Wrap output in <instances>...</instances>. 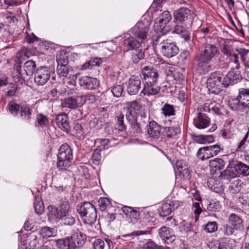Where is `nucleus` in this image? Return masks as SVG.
Here are the masks:
<instances>
[{"label": "nucleus", "instance_id": "1", "mask_svg": "<svg viewBox=\"0 0 249 249\" xmlns=\"http://www.w3.org/2000/svg\"><path fill=\"white\" fill-rule=\"evenodd\" d=\"M49 216L60 219L65 225L71 226L75 223V218L70 214V205L68 200H61L59 208L48 207Z\"/></svg>", "mask_w": 249, "mask_h": 249}, {"label": "nucleus", "instance_id": "2", "mask_svg": "<svg viewBox=\"0 0 249 249\" xmlns=\"http://www.w3.org/2000/svg\"><path fill=\"white\" fill-rule=\"evenodd\" d=\"M240 175H249V166L237 160H230L227 168L221 174L224 179H231L239 177Z\"/></svg>", "mask_w": 249, "mask_h": 249}, {"label": "nucleus", "instance_id": "3", "mask_svg": "<svg viewBox=\"0 0 249 249\" xmlns=\"http://www.w3.org/2000/svg\"><path fill=\"white\" fill-rule=\"evenodd\" d=\"M218 53V51L216 46L212 44H207L205 46L204 50L196 58L198 62V67L201 68L200 72L205 73L210 71L211 66L208 64Z\"/></svg>", "mask_w": 249, "mask_h": 249}, {"label": "nucleus", "instance_id": "4", "mask_svg": "<svg viewBox=\"0 0 249 249\" xmlns=\"http://www.w3.org/2000/svg\"><path fill=\"white\" fill-rule=\"evenodd\" d=\"M238 95L231 103L232 110L245 113L247 117H249V89L240 88L238 90Z\"/></svg>", "mask_w": 249, "mask_h": 249}, {"label": "nucleus", "instance_id": "5", "mask_svg": "<svg viewBox=\"0 0 249 249\" xmlns=\"http://www.w3.org/2000/svg\"><path fill=\"white\" fill-rule=\"evenodd\" d=\"M76 210L85 223L92 225L97 219L96 209L89 202H85L77 206Z\"/></svg>", "mask_w": 249, "mask_h": 249}, {"label": "nucleus", "instance_id": "6", "mask_svg": "<svg viewBox=\"0 0 249 249\" xmlns=\"http://www.w3.org/2000/svg\"><path fill=\"white\" fill-rule=\"evenodd\" d=\"M72 158V152L70 146L67 144H62L57 155V167L61 170H66L70 165Z\"/></svg>", "mask_w": 249, "mask_h": 249}, {"label": "nucleus", "instance_id": "7", "mask_svg": "<svg viewBox=\"0 0 249 249\" xmlns=\"http://www.w3.org/2000/svg\"><path fill=\"white\" fill-rule=\"evenodd\" d=\"M161 40V38L158 36L157 38L155 40V43L156 45L160 46L164 56L168 58H171L178 53L179 49L175 43L170 42L168 39L160 41Z\"/></svg>", "mask_w": 249, "mask_h": 249}, {"label": "nucleus", "instance_id": "8", "mask_svg": "<svg viewBox=\"0 0 249 249\" xmlns=\"http://www.w3.org/2000/svg\"><path fill=\"white\" fill-rule=\"evenodd\" d=\"M221 79V74L212 73L207 81V88L210 93L218 94L223 87Z\"/></svg>", "mask_w": 249, "mask_h": 249}, {"label": "nucleus", "instance_id": "9", "mask_svg": "<svg viewBox=\"0 0 249 249\" xmlns=\"http://www.w3.org/2000/svg\"><path fill=\"white\" fill-rule=\"evenodd\" d=\"M141 78L144 83H158L159 78L158 71L152 67L145 66L142 69Z\"/></svg>", "mask_w": 249, "mask_h": 249}, {"label": "nucleus", "instance_id": "10", "mask_svg": "<svg viewBox=\"0 0 249 249\" xmlns=\"http://www.w3.org/2000/svg\"><path fill=\"white\" fill-rule=\"evenodd\" d=\"M149 29L150 25L147 22L139 21L132 28V32L135 37L142 42L147 39Z\"/></svg>", "mask_w": 249, "mask_h": 249}, {"label": "nucleus", "instance_id": "11", "mask_svg": "<svg viewBox=\"0 0 249 249\" xmlns=\"http://www.w3.org/2000/svg\"><path fill=\"white\" fill-rule=\"evenodd\" d=\"M86 100V96L84 95L71 96L65 98L62 104L65 107L71 109H76L82 107Z\"/></svg>", "mask_w": 249, "mask_h": 249}, {"label": "nucleus", "instance_id": "12", "mask_svg": "<svg viewBox=\"0 0 249 249\" xmlns=\"http://www.w3.org/2000/svg\"><path fill=\"white\" fill-rule=\"evenodd\" d=\"M174 16L176 22L181 23L192 22L193 14L187 8H180L174 12Z\"/></svg>", "mask_w": 249, "mask_h": 249}, {"label": "nucleus", "instance_id": "13", "mask_svg": "<svg viewBox=\"0 0 249 249\" xmlns=\"http://www.w3.org/2000/svg\"><path fill=\"white\" fill-rule=\"evenodd\" d=\"M242 78L241 73L235 72L233 70L230 71L226 75L223 76L221 74V79L223 86L228 88L230 85H232L241 81Z\"/></svg>", "mask_w": 249, "mask_h": 249}, {"label": "nucleus", "instance_id": "14", "mask_svg": "<svg viewBox=\"0 0 249 249\" xmlns=\"http://www.w3.org/2000/svg\"><path fill=\"white\" fill-rule=\"evenodd\" d=\"M50 71L47 67H40L36 70L35 75V82L38 85H43L49 80Z\"/></svg>", "mask_w": 249, "mask_h": 249}, {"label": "nucleus", "instance_id": "15", "mask_svg": "<svg viewBox=\"0 0 249 249\" xmlns=\"http://www.w3.org/2000/svg\"><path fill=\"white\" fill-rule=\"evenodd\" d=\"M126 119L130 125L129 132L131 135L138 136L142 132L143 125L138 122L137 117L134 116V113L130 112L126 115Z\"/></svg>", "mask_w": 249, "mask_h": 249}, {"label": "nucleus", "instance_id": "16", "mask_svg": "<svg viewBox=\"0 0 249 249\" xmlns=\"http://www.w3.org/2000/svg\"><path fill=\"white\" fill-rule=\"evenodd\" d=\"M78 83L84 89H94L99 86V81L97 79L88 76H82L79 78Z\"/></svg>", "mask_w": 249, "mask_h": 249}, {"label": "nucleus", "instance_id": "17", "mask_svg": "<svg viewBox=\"0 0 249 249\" xmlns=\"http://www.w3.org/2000/svg\"><path fill=\"white\" fill-rule=\"evenodd\" d=\"M141 81L137 76H132L129 79L127 90L129 94L135 95L137 94L141 88Z\"/></svg>", "mask_w": 249, "mask_h": 249}, {"label": "nucleus", "instance_id": "18", "mask_svg": "<svg viewBox=\"0 0 249 249\" xmlns=\"http://www.w3.org/2000/svg\"><path fill=\"white\" fill-rule=\"evenodd\" d=\"M159 234L160 238L168 244L172 243L176 239L173 230L169 227H161L159 230Z\"/></svg>", "mask_w": 249, "mask_h": 249}, {"label": "nucleus", "instance_id": "19", "mask_svg": "<svg viewBox=\"0 0 249 249\" xmlns=\"http://www.w3.org/2000/svg\"><path fill=\"white\" fill-rule=\"evenodd\" d=\"M86 235L82 232L73 234L70 238L71 243H72L73 249L82 247L86 242Z\"/></svg>", "mask_w": 249, "mask_h": 249}, {"label": "nucleus", "instance_id": "20", "mask_svg": "<svg viewBox=\"0 0 249 249\" xmlns=\"http://www.w3.org/2000/svg\"><path fill=\"white\" fill-rule=\"evenodd\" d=\"M55 121L59 128L67 133L70 132L71 128L67 115L65 114L58 115L55 118Z\"/></svg>", "mask_w": 249, "mask_h": 249}, {"label": "nucleus", "instance_id": "21", "mask_svg": "<svg viewBox=\"0 0 249 249\" xmlns=\"http://www.w3.org/2000/svg\"><path fill=\"white\" fill-rule=\"evenodd\" d=\"M210 171L212 174H215L218 172L220 174L222 173L220 171L222 170L225 166L224 161L220 158H216L209 161ZM221 177V176L220 175Z\"/></svg>", "mask_w": 249, "mask_h": 249}, {"label": "nucleus", "instance_id": "22", "mask_svg": "<svg viewBox=\"0 0 249 249\" xmlns=\"http://www.w3.org/2000/svg\"><path fill=\"white\" fill-rule=\"evenodd\" d=\"M162 128L155 121H151L147 127V133L149 136L154 139H158L160 135Z\"/></svg>", "mask_w": 249, "mask_h": 249}, {"label": "nucleus", "instance_id": "23", "mask_svg": "<svg viewBox=\"0 0 249 249\" xmlns=\"http://www.w3.org/2000/svg\"><path fill=\"white\" fill-rule=\"evenodd\" d=\"M158 83L147 84L144 83L143 89L142 92L144 95L148 96L155 95L157 94L160 90V87L157 85Z\"/></svg>", "mask_w": 249, "mask_h": 249}, {"label": "nucleus", "instance_id": "24", "mask_svg": "<svg viewBox=\"0 0 249 249\" xmlns=\"http://www.w3.org/2000/svg\"><path fill=\"white\" fill-rule=\"evenodd\" d=\"M167 23H165L164 21H162V19L158 18L155 22L154 28L155 30L158 33H160L162 35L166 34L168 32L170 28L167 25Z\"/></svg>", "mask_w": 249, "mask_h": 249}, {"label": "nucleus", "instance_id": "25", "mask_svg": "<svg viewBox=\"0 0 249 249\" xmlns=\"http://www.w3.org/2000/svg\"><path fill=\"white\" fill-rule=\"evenodd\" d=\"M213 156L212 147L210 146L200 148L197 153V156L202 160L209 159Z\"/></svg>", "mask_w": 249, "mask_h": 249}, {"label": "nucleus", "instance_id": "26", "mask_svg": "<svg viewBox=\"0 0 249 249\" xmlns=\"http://www.w3.org/2000/svg\"><path fill=\"white\" fill-rule=\"evenodd\" d=\"M19 114L20 117L23 120L28 121L30 120L32 115V110L28 104H21Z\"/></svg>", "mask_w": 249, "mask_h": 249}, {"label": "nucleus", "instance_id": "27", "mask_svg": "<svg viewBox=\"0 0 249 249\" xmlns=\"http://www.w3.org/2000/svg\"><path fill=\"white\" fill-rule=\"evenodd\" d=\"M142 42L139 39L131 36L124 41V44L128 50H130L138 48Z\"/></svg>", "mask_w": 249, "mask_h": 249}, {"label": "nucleus", "instance_id": "28", "mask_svg": "<svg viewBox=\"0 0 249 249\" xmlns=\"http://www.w3.org/2000/svg\"><path fill=\"white\" fill-rule=\"evenodd\" d=\"M195 126L199 129L206 128L209 123L206 117L203 116L201 113H198L197 117L194 120Z\"/></svg>", "mask_w": 249, "mask_h": 249}, {"label": "nucleus", "instance_id": "29", "mask_svg": "<svg viewBox=\"0 0 249 249\" xmlns=\"http://www.w3.org/2000/svg\"><path fill=\"white\" fill-rule=\"evenodd\" d=\"M173 33L179 35L185 41L189 40L190 39L188 31L182 25H176Z\"/></svg>", "mask_w": 249, "mask_h": 249}, {"label": "nucleus", "instance_id": "30", "mask_svg": "<svg viewBox=\"0 0 249 249\" xmlns=\"http://www.w3.org/2000/svg\"><path fill=\"white\" fill-rule=\"evenodd\" d=\"M229 221L236 229H240L243 226L242 219L234 213H231L229 216Z\"/></svg>", "mask_w": 249, "mask_h": 249}, {"label": "nucleus", "instance_id": "31", "mask_svg": "<svg viewBox=\"0 0 249 249\" xmlns=\"http://www.w3.org/2000/svg\"><path fill=\"white\" fill-rule=\"evenodd\" d=\"M128 108L127 110V112L126 114V116L129 114L130 112L134 113V116L135 117H137V112L136 111L139 110L141 108V106L136 101H134L133 102H128L127 103Z\"/></svg>", "mask_w": 249, "mask_h": 249}, {"label": "nucleus", "instance_id": "32", "mask_svg": "<svg viewBox=\"0 0 249 249\" xmlns=\"http://www.w3.org/2000/svg\"><path fill=\"white\" fill-rule=\"evenodd\" d=\"M210 247L211 249H232L231 245L229 242L224 241L211 243Z\"/></svg>", "mask_w": 249, "mask_h": 249}, {"label": "nucleus", "instance_id": "33", "mask_svg": "<svg viewBox=\"0 0 249 249\" xmlns=\"http://www.w3.org/2000/svg\"><path fill=\"white\" fill-rule=\"evenodd\" d=\"M36 68L35 62L33 60H29L24 64V71L27 75L31 76L35 72Z\"/></svg>", "mask_w": 249, "mask_h": 249}, {"label": "nucleus", "instance_id": "34", "mask_svg": "<svg viewBox=\"0 0 249 249\" xmlns=\"http://www.w3.org/2000/svg\"><path fill=\"white\" fill-rule=\"evenodd\" d=\"M26 242V245H28L27 248L28 249H34L38 243L37 236L34 234H31L28 236Z\"/></svg>", "mask_w": 249, "mask_h": 249}, {"label": "nucleus", "instance_id": "35", "mask_svg": "<svg viewBox=\"0 0 249 249\" xmlns=\"http://www.w3.org/2000/svg\"><path fill=\"white\" fill-rule=\"evenodd\" d=\"M57 246L61 249H64L67 247V249H73L72 246L73 244L71 243L70 237H67L63 239H59L57 242Z\"/></svg>", "mask_w": 249, "mask_h": 249}, {"label": "nucleus", "instance_id": "36", "mask_svg": "<svg viewBox=\"0 0 249 249\" xmlns=\"http://www.w3.org/2000/svg\"><path fill=\"white\" fill-rule=\"evenodd\" d=\"M56 71L58 75L62 77H66L69 72L67 66H65V64L63 65L60 61H58V65H57Z\"/></svg>", "mask_w": 249, "mask_h": 249}, {"label": "nucleus", "instance_id": "37", "mask_svg": "<svg viewBox=\"0 0 249 249\" xmlns=\"http://www.w3.org/2000/svg\"><path fill=\"white\" fill-rule=\"evenodd\" d=\"M162 113L165 116H170L175 114V110L173 105L165 104L161 108Z\"/></svg>", "mask_w": 249, "mask_h": 249}, {"label": "nucleus", "instance_id": "38", "mask_svg": "<svg viewBox=\"0 0 249 249\" xmlns=\"http://www.w3.org/2000/svg\"><path fill=\"white\" fill-rule=\"evenodd\" d=\"M144 58V53L142 49L136 50L132 55V60L133 63L137 64L140 60Z\"/></svg>", "mask_w": 249, "mask_h": 249}, {"label": "nucleus", "instance_id": "39", "mask_svg": "<svg viewBox=\"0 0 249 249\" xmlns=\"http://www.w3.org/2000/svg\"><path fill=\"white\" fill-rule=\"evenodd\" d=\"M146 232L145 231H136L130 233L122 235L120 236V238L125 241H131L134 239L135 236L145 234Z\"/></svg>", "mask_w": 249, "mask_h": 249}, {"label": "nucleus", "instance_id": "40", "mask_svg": "<svg viewBox=\"0 0 249 249\" xmlns=\"http://www.w3.org/2000/svg\"><path fill=\"white\" fill-rule=\"evenodd\" d=\"M163 129V135L169 138H172L173 136H176L177 131L178 130L177 127H162Z\"/></svg>", "mask_w": 249, "mask_h": 249}, {"label": "nucleus", "instance_id": "41", "mask_svg": "<svg viewBox=\"0 0 249 249\" xmlns=\"http://www.w3.org/2000/svg\"><path fill=\"white\" fill-rule=\"evenodd\" d=\"M102 60L98 57L90 59L88 62L83 65L84 69H90L91 67L99 66L102 63Z\"/></svg>", "mask_w": 249, "mask_h": 249}, {"label": "nucleus", "instance_id": "42", "mask_svg": "<svg viewBox=\"0 0 249 249\" xmlns=\"http://www.w3.org/2000/svg\"><path fill=\"white\" fill-rule=\"evenodd\" d=\"M49 123L47 117L42 114L37 115L35 125L36 126H44L48 124Z\"/></svg>", "mask_w": 249, "mask_h": 249}, {"label": "nucleus", "instance_id": "43", "mask_svg": "<svg viewBox=\"0 0 249 249\" xmlns=\"http://www.w3.org/2000/svg\"><path fill=\"white\" fill-rule=\"evenodd\" d=\"M172 212V208L170 204L165 203L162 204L161 210L159 212L160 215L165 217L169 215Z\"/></svg>", "mask_w": 249, "mask_h": 249}, {"label": "nucleus", "instance_id": "44", "mask_svg": "<svg viewBox=\"0 0 249 249\" xmlns=\"http://www.w3.org/2000/svg\"><path fill=\"white\" fill-rule=\"evenodd\" d=\"M100 210L104 211L111 204L110 200L107 197H101L98 200Z\"/></svg>", "mask_w": 249, "mask_h": 249}, {"label": "nucleus", "instance_id": "45", "mask_svg": "<svg viewBox=\"0 0 249 249\" xmlns=\"http://www.w3.org/2000/svg\"><path fill=\"white\" fill-rule=\"evenodd\" d=\"M21 107L20 105L15 103V102H10L8 105V107L11 113L14 115H17L18 112H19Z\"/></svg>", "mask_w": 249, "mask_h": 249}, {"label": "nucleus", "instance_id": "46", "mask_svg": "<svg viewBox=\"0 0 249 249\" xmlns=\"http://www.w3.org/2000/svg\"><path fill=\"white\" fill-rule=\"evenodd\" d=\"M15 64L14 65V69L18 73L17 76H18L17 78L18 81L22 83L24 81V79L20 76V70H21V62L19 59H17L15 60Z\"/></svg>", "mask_w": 249, "mask_h": 249}, {"label": "nucleus", "instance_id": "47", "mask_svg": "<svg viewBox=\"0 0 249 249\" xmlns=\"http://www.w3.org/2000/svg\"><path fill=\"white\" fill-rule=\"evenodd\" d=\"M220 208V205L219 202L212 200L207 206V210L210 212H215Z\"/></svg>", "mask_w": 249, "mask_h": 249}, {"label": "nucleus", "instance_id": "48", "mask_svg": "<svg viewBox=\"0 0 249 249\" xmlns=\"http://www.w3.org/2000/svg\"><path fill=\"white\" fill-rule=\"evenodd\" d=\"M124 116L123 114H120L117 117V122L116 125L119 131H122L126 129V126L124 123Z\"/></svg>", "mask_w": 249, "mask_h": 249}, {"label": "nucleus", "instance_id": "49", "mask_svg": "<svg viewBox=\"0 0 249 249\" xmlns=\"http://www.w3.org/2000/svg\"><path fill=\"white\" fill-rule=\"evenodd\" d=\"M123 88L121 85H116L113 87L111 89V92L114 96L119 97L122 94Z\"/></svg>", "mask_w": 249, "mask_h": 249}, {"label": "nucleus", "instance_id": "50", "mask_svg": "<svg viewBox=\"0 0 249 249\" xmlns=\"http://www.w3.org/2000/svg\"><path fill=\"white\" fill-rule=\"evenodd\" d=\"M220 51L221 52L227 57V59L229 58L233 54L230 47L228 45H223Z\"/></svg>", "mask_w": 249, "mask_h": 249}, {"label": "nucleus", "instance_id": "51", "mask_svg": "<svg viewBox=\"0 0 249 249\" xmlns=\"http://www.w3.org/2000/svg\"><path fill=\"white\" fill-rule=\"evenodd\" d=\"M236 51L238 54V56L240 55L241 60L243 62H245L246 60V56L247 54L249 53V50L245 49L239 48L236 49Z\"/></svg>", "mask_w": 249, "mask_h": 249}, {"label": "nucleus", "instance_id": "52", "mask_svg": "<svg viewBox=\"0 0 249 249\" xmlns=\"http://www.w3.org/2000/svg\"><path fill=\"white\" fill-rule=\"evenodd\" d=\"M217 229V224L215 222H210L205 227V230L208 232H213Z\"/></svg>", "mask_w": 249, "mask_h": 249}, {"label": "nucleus", "instance_id": "53", "mask_svg": "<svg viewBox=\"0 0 249 249\" xmlns=\"http://www.w3.org/2000/svg\"><path fill=\"white\" fill-rule=\"evenodd\" d=\"M35 210L36 213L41 214L44 211V207L41 201H36L34 205Z\"/></svg>", "mask_w": 249, "mask_h": 249}, {"label": "nucleus", "instance_id": "54", "mask_svg": "<svg viewBox=\"0 0 249 249\" xmlns=\"http://www.w3.org/2000/svg\"><path fill=\"white\" fill-rule=\"evenodd\" d=\"M219 107V105L216 104L215 103H211L209 105V108L210 110H212L215 114L220 115L222 112Z\"/></svg>", "mask_w": 249, "mask_h": 249}, {"label": "nucleus", "instance_id": "55", "mask_svg": "<svg viewBox=\"0 0 249 249\" xmlns=\"http://www.w3.org/2000/svg\"><path fill=\"white\" fill-rule=\"evenodd\" d=\"M221 230L225 235H232L234 232V230L231 226L227 224L224 225Z\"/></svg>", "mask_w": 249, "mask_h": 249}, {"label": "nucleus", "instance_id": "56", "mask_svg": "<svg viewBox=\"0 0 249 249\" xmlns=\"http://www.w3.org/2000/svg\"><path fill=\"white\" fill-rule=\"evenodd\" d=\"M162 19V21H164L165 23L167 24L170 22L172 18L170 13L168 11H165L162 13L158 17Z\"/></svg>", "mask_w": 249, "mask_h": 249}, {"label": "nucleus", "instance_id": "57", "mask_svg": "<svg viewBox=\"0 0 249 249\" xmlns=\"http://www.w3.org/2000/svg\"><path fill=\"white\" fill-rule=\"evenodd\" d=\"M230 60L234 64V68L236 70H238L240 68V63L239 60V56L238 54L234 53L230 58Z\"/></svg>", "mask_w": 249, "mask_h": 249}, {"label": "nucleus", "instance_id": "58", "mask_svg": "<svg viewBox=\"0 0 249 249\" xmlns=\"http://www.w3.org/2000/svg\"><path fill=\"white\" fill-rule=\"evenodd\" d=\"M30 53L27 48H23L18 51L17 54V58L19 59L20 58H23L24 57H29Z\"/></svg>", "mask_w": 249, "mask_h": 249}, {"label": "nucleus", "instance_id": "59", "mask_svg": "<svg viewBox=\"0 0 249 249\" xmlns=\"http://www.w3.org/2000/svg\"><path fill=\"white\" fill-rule=\"evenodd\" d=\"M93 249H103L105 247V243L100 239L96 240L93 244Z\"/></svg>", "mask_w": 249, "mask_h": 249}, {"label": "nucleus", "instance_id": "60", "mask_svg": "<svg viewBox=\"0 0 249 249\" xmlns=\"http://www.w3.org/2000/svg\"><path fill=\"white\" fill-rule=\"evenodd\" d=\"M74 130L76 131L77 137L81 138L83 135V128L79 124H76L74 127Z\"/></svg>", "mask_w": 249, "mask_h": 249}, {"label": "nucleus", "instance_id": "61", "mask_svg": "<svg viewBox=\"0 0 249 249\" xmlns=\"http://www.w3.org/2000/svg\"><path fill=\"white\" fill-rule=\"evenodd\" d=\"M194 140L198 143L205 144V136L193 135Z\"/></svg>", "mask_w": 249, "mask_h": 249}, {"label": "nucleus", "instance_id": "62", "mask_svg": "<svg viewBox=\"0 0 249 249\" xmlns=\"http://www.w3.org/2000/svg\"><path fill=\"white\" fill-rule=\"evenodd\" d=\"M193 207L195 208L194 213L196 214L199 215L202 212L201 208L200 207V204L198 202H195L193 203Z\"/></svg>", "mask_w": 249, "mask_h": 249}, {"label": "nucleus", "instance_id": "63", "mask_svg": "<svg viewBox=\"0 0 249 249\" xmlns=\"http://www.w3.org/2000/svg\"><path fill=\"white\" fill-rule=\"evenodd\" d=\"M42 233H45L43 236L50 237L52 236V232L49 227H43L41 230Z\"/></svg>", "mask_w": 249, "mask_h": 249}, {"label": "nucleus", "instance_id": "64", "mask_svg": "<svg viewBox=\"0 0 249 249\" xmlns=\"http://www.w3.org/2000/svg\"><path fill=\"white\" fill-rule=\"evenodd\" d=\"M143 249H158L156 245L153 242H149L144 245Z\"/></svg>", "mask_w": 249, "mask_h": 249}]
</instances>
